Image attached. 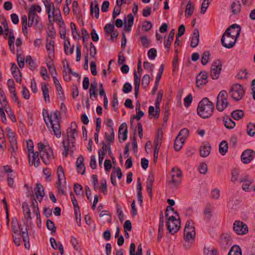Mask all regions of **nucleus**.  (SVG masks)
<instances>
[{"label": "nucleus", "mask_w": 255, "mask_h": 255, "mask_svg": "<svg viewBox=\"0 0 255 255\" xmlns=\"http://www.w3.org/2000/svg\"><path fill=\"white\" fill-rule=\"evenodd\" d=\"M211 146L208 142L202 143V145L200 147L199 152L201 157H206L210 153Z\"/></svg>", "instance_id": "obj_21"}, {"label": "nucleus", "mask_w": 255, "mask_h": 255, "mask_svg": "<svg viewBox=\"0 0 255 255\" xmlns=\"http://www.w3.org/2000/svg\"><path fill=\"white\" fill-rule=\"evenodd\" d=\"M220 240L223 244H228L231 243L232 242L231 235L228 233H223L221 236Z\"/></svg>", "instance_id": "obj_44"}, {"label": "nucleus", "mask_w": 255, "mask_h": 255, "mask_svg": "<svg viewBox=\"0 0 255 255\" xmlns=\"http://www.w3.org/2000/svg\"><path fill=\"white\" fill-rule=\"evenodd\" d=\"M84 158L83 156H79L76 162L77 172L81 174L85 172V166L84 163Z\"/></svg>", "instance_id": "obj_23"}, {"label": "nucleus", "mask_w": 255, "mask_h": 255, "mask_svg": "<svg viewBox=\"0 0 255 255\" xmlns=\"http://www.w3.org/2000/svg\"><path fill=\"white\" fill-rule=\"evenodd\" d=\"M11 229L12 234L19 235V231L21 233V229H22L21 226H19L16 218H13L11 220Z\"/></svg>", "instance_id": "obj_24"}, {"label": "nucleus", "mask_w": 255, "mask_h": 255, "mask_svg": "<svg viewBox=\"0 0 255 255\" xmlns=\"http://www.w3.org/2000/svg\"><path fill=\"white\" fill-rule=\"evenodd\" d=\"M46 32L48 37L52 38H55L56 36V32L53 24H51L50 26L48 27Z\"/></svg>", "instance_id": "obj_52"}, {"label": "nucleus", "mask_w": 255, "mask_h": 255, "mask_svg": "<svg viewBox=\"0 0 255 255\" xmlns=\"http://www.w3.org/2000/svg\"><path fill=\"white\" fill-rule=\"evenodd\" d=\"M51 14V16H52L54 17V21H60L62 18L61 11L59 6H57L56 9L54 11H52Z\"/></svg>", "instance_id": "obj_37"}, {"label": "nucleus", "mask_w": 255, "mask_h": 255, "mask_svg": "<svg viewBox=\"0 0 255 255\" xmlns=\"http://www.w3.org/2000/svg\"><path fill=\"white\" fill-rule=\"evenodd\" d=\"M239 176V170L237 169H234L231 172V179L232 182H236L238 181Z\"/></svg>", "instance_id": "obj_54"}, {"label": "nucleus", "mask_w": 255, "mask_h": 255, "mask_svg": "<svg viewBox=\"0 0 255 255\" xmlns=\"http://www.w3.org/2000/svg\"><path fill=\"white\" fill-rule=\"evenodd\" d=\"M162 98V95H160L159 94L157 95V99L155 102V114L154 115V117L155 118H158L159 116V111H160V108H159V101H161Z\"/></svg>", "instance_id": "obj_46"}, {"label": "nucleus", "mask_w": 255, "mask_h": 255, "mask_svg": "<svg viewBox=\"0 0 255 255\" xmlns=\"http://www.w3.org/2000/svg\"><path fill=\"white\" fill-rule=\"evenodd\" d=\"M67 141L63 140L62 144L64 148V152L63 154L67 157L69 151H73L75 143V136L77 134V131L75 128H68L67 130Z\"/></svg>", "instance_id": "obj_2"}, {"label": "nucleus", "mask_w": 255, "mask_h": 255, "mask_svg": "<svg viewBox=\"0 0 255 255\" xmlns=\"http://www.w3.org/2000/svg\"><path fill=\"white\" fill-rule=\"evenodd\" d=\"M241 27L237 24H234L229 26L224 32L227 35L233 37L234 39L236 38V40L239 37L241 33Z\"/></svg>", "instance_id": "obj_12"}, {"label": "nucleus", "mask_w": 255, "mask_h": 255, "mask_svg": "<svg viewBox=\"0 0 255 255\" xmlns=\"http://www.w3.org/2000/svg\"><path fill=\"white\" fill-rule=\"evenodd\" d=\"M163 139V132L161 129H158L156 138L154 141V146L160 147Z\"/></svg>", "instance_id": "obj_28"}, {"label": "nucleus", "mask_w": 255, "mask_h": 255, "mask_svg": "<svg viewBox=\"0 0 255 255\" xmlns=\"http://www.w3.org/2000/svg\"><path fill=\"white\" fill-rule=\"evenodd\" d=\"M222 64L220 60H215L212 64L210 70V75L214 80L217 79L221 73Z\"/></svg>", "instance_id": "obj_10"}, {"label": "nucleus", "mask_w": 255, "mask_h": 255, "mask_svg": "<svg viewBox=\"0 0 255 255\" xmlns=\"http://www.w3.org/2000/svg\"><path fill=\"white\" fill-rule=\"evenodd\" d=\"M5 130L7 132V136L10 143L11 152H15L17 149V140L15 137V134L12 131L11 129L9 127H7L5 128Z\"/></svg>", "instance_id": "obj_14"}, {"label": "nucleus", "mask_w": 255, "mask_h": 255, "mask_svg": "<svg viewBox=\"0 0 255 255\" xmlns=\"http://www.w3.org/2000/svg\"><path fill=\"white\" fill-rule=\"evenodd\" d=\"M171 172L172 179L170 183L173 187H177L181 182V171L179 168L174 167L172 169Z\"/></svg>", "instance_id": "obj_11"}, {"label": "nucleus", "mask_w": 255, "mask_h": 255, "mask_svg": "<svg viewBox=\"0 0 255 255\" xmlns=\"http://www.w3.org/2000/svg\"><path fill=\"white\" fill-rule=\"evenodd\" d=\"M74 192L77 196L83 195V187L78 183H75L74 185Z\"/></svg>", "instance_id": "obj_51"}, {"label": "nucleus", "mask_w": 255, "mask_h": 255, "mask_svg": "<svg viewBox=\"0 0 255 255\" xmlns=\"http://www.w3.org/2000/svg\"><path fill=\"white\" fill-rule=\"evenodd\" d=\"M35 195L37 200L40 202L45 195L44 188L40 183H37L34 189Z\"/></svg>", "instance_id": "obj_22"}, {"label": "nucleus", "mask_w": 255, "mask_h": 255, "mask_svg": "<svg viewBox=\"0 0 255 255\" xmlns=\"http://www.w3.org/2000/svg\"><path fill=\"white\" fill-rule=\"evenodd\" d=\"M233 230L238 235H245L248 232V226L240 221H236L233 225Z\"/></svg>", "instance_id": "obj_13"}, {"label": "nucleus", "mask_w": 255, "mask_h": 255, "mask_svg": "<svg viewBox=\"0 0 255 255\" xmlns=\"http://www.w3.org/2000/svg\"><path fill=\"white\" fill-rule=\"evenodd\" d=\"M105 134L107 142H109L110 144L114 142L115 135L113 128H110L109 133L106 132Z\"/></svg>", "instance_id": "obj_36"}, {"label": "nucleus", "mask_w": 255, "mask_h": 255, "mask_svg": "<svg viewBox=\"0 0 255 255\" xmlns=\"http://www.w3.org/2000/svg\"><path fill=\"white\" fill-rule=\"evenodd\" d=\"M247 132L250 136H254L255 135V125L249 123L247 126Z\"/></svg>", "instance_id": "obj_50"}, {"label": "nucleus", "mask_w": 255, "mask_h": 255, "mask_svg": "<svg viewBox=\"0 0 255 255\" xmlns=\"http://www.w3.org/2000/svg\"><path fill=\"white\" fill-rule=\"evenodd\" d=\"M214 105L207 98H204L199 102L197 107V114L202 118H210L214 111Z\"/></svg>", "instance_id": "obj_1"}, {"label": "nucleus", "mask_w": 255, "mask_h": 255, "mask_svg": "<svg viewBox=\"0 0 255 255\" xmlns=\"http://www.w3.org/2000/svg\"><path fill=\"white\" fill-rule=\"evenodd\" d=\"M28 157L29 164L30 166H32L33 165L35 167H37L39 166L40 161L39 159V153L38 151L28 153Z\"/></svg>", "instance_id": "obj_17"}, {"label": "nucleus", "mask_w": 255, "mask_h": 255, "mask_svg": "<svg viewBox=\"0 0 255 255\" xmlns=\"http://www.w3.org/2000/svg\"><path fill=\"white\" fill-rule=\"evenodd\" d=\"M128 126L126 123H123L119 127L118 137L120 142L125 141L127 139Z\"/></svg>", "instance_id": "obj_19"}, {"label": "nucleus", "mask_w": 255, "mask_h": 255, "mask_svg": "<svg viewBox=\"0 0 255 255\" xmlns=\"http://www.w3.org/2000/svg\"><path fill=\"white\" fill-rule=\"evenodd\" d=\"M199 171L200 173L205 174L208 171V166L205 163H201L199 166Z\"/></svg>", "instance_id": "obj_63"}, {"label": "nucleus", "mask_w": 255, "mask_h": 255, "mask_svg": "<svg viewBox=\"0 0 255 255\" xmlns=\"http://www.w3.org/2000/svg\"><path fill=\"white\" fill-rule=\"evenodd\" d=\"M90 12L92 15L95 14V16L96 18H98L99 16V8L96 2L95 6H93V2H92L90 5Z\"/></svg>", "instance_id": "obj_43"}, {"label": "nucleus", "mask_w": 255, "mask_h": 255, "mask_svg": "<svg viewBox=\"0 0 255 255\" xmlns=\"http://www.w3.org/2000/svg\"><path fill=\"white\" fill-rule=\"evenodd\" d=\"M236 41V38L234 39L233 37L227 35L225 33L223 34L221 39L222 45L227 48H232L235 45Z\"/></svg>", "instance_id": "obj_16"}, {"label": "nucleus", "mask_w": 255, "mask_h": 255, "mask_svg": "<svg viewBox=\"0 0 255 255\" xmlns=\"http://www.w3.org/2000/svg\"><path fill=\"white\" fill-rule=\"evenodd\" d=\"M70 27L72 30V34L74 39H79L80 37V35L77 31L76 27L74 23L71 22L70 23Z\"/></svg>", "instance_id": "obj_56"}, {"label": "nucleus", "mask_w": 255, "mask_h": 255, "mask_svg": "<svg viewBox=\"0 0 255 255\" xmlns=\"http://www.w3.org/2000/svg\"><path fill=\"white\" fill-rule=\"evenodd\" d=\"M57 174L58 177V182L60 184L62 183V180L64 179V183H66L64 173V170L61 165L57 167Z\"/></svg>", "instance_id": "obj_31"}, {"label": "nucleus", "mask_w": 255, "mask_h": 255, "mask_svg": "<svg viewBox=\"0 0 255 255\" xmlns=\"http://www.w3.org/2000/svg\"><path fill=\"white\" fill-rule=\"evenodd\" d=\"M37 147L43 163L45 164H49L50 159L52 158L53 156L52 148L49 146L46 147L42 142L38 143Z\"/></svg>", "instance_id": "obj_5"}, {"label": "nucleus", "mask_w": 255, "mask_h": 255, "mask_svg": "<svg viewBox=\"0 0 255 255\" xmlns=\"http://www.w3.org/2000/svg\"><path fill=\"white\" fill-rule=\"evenodd\" d=\"M228 150V145L226 141H222L219 144V152L222 155H225Z\"/></svg>", "instance_id": "obj_38"}, {"label": "nucleus", "mask_w": 255, "mask_h": 255, "mask_svg": "<svg viewBox=\"0 0 255 255\" xmlns=\"http://www.w3.org/2000/svg\"><path fill=\"white\" fill-rule=\"evenodd\" d=\"M22 208L24 218L26 220H30L31 219V217L28 204L26 202H23L22 205Z\"/></svg>", "instance_id": "obj_32"}, {"label": "nucleus", "mask_w": 255, "mask_h": 255, "mask_svg": "<svg viewBox=\"0 0 255 255\" xmlns=\"http://www.w3.org/2000/svg\"><path fill=\"white\" fill-rule=\"evenodd\" d=\"M46 9V11L48 14V18L49 21V22L51 23V12L52 11H54L56 8H55L53 3H51V4L47 5L45 7Z\"/></svg>", "instance_id": "obj_55"}, {"label": "nucleus", "mask_w": 255, "mask_h": 255, "mask_svg": "<svg viewBox=\"0 0 255 255\" xmlns=\"http://www.w3.org/2000/svg\"><path fill=\"white\" fill-rule=\"evenodd\" d=\"M241 183H243L242 188L246 191H248L250 189V186L251 184V181L249 179L248 176L242 177L240 179Z\"/></svg>", "instance_id": "obj_27"}, {"label": "nucleus", "mask_w": 255, "mask_h": 255, "mask_svg": "<svg viewBox=\"0 0 255 255\" xmlns=\"http://www.w3.org/2000/svg\"><path fill=\"white\" fill-rule=\"evenodd\" d=\"M210 55V54L209 51H206L204 52L201 59V63L203 65H205L207 64Z\"/></svg>", "instance_id": "obj_59"}, {"label": "nucleus", "mask_w": 255, "mask_h": 255, "mask_svg": "<svg viewBox=\"0 0 255 255\" xmlns=\"http://www.w3.org/2000/svg\"><path fill=\"white\" fill-rule=\"evenodd\" d=\"M46 227L49 230L51 231L52 234L53 233H55L56 228L53 221H52L51 220L48 219L47 220Z\"/></svg>", "instance_id": "obj_58"}, {"label": "nucleus", "mask_w": 255, "mask_h": 255, "mask_svg": "<svg viewBox=\"0 0 255 255\" xmlns=\"http://www.w3.org/2000/svg\"><path fill=\"white\" fill-rule=\"evenodd\" d=\"M3 107L4 108L5 111H6L9 118L11 120V121L13 122H16L15 117L13 112L12 111L11 108H10V107L8 105H7L5 107Z\"/></svg>", "instance_id": "obj_48"}, {"label": "nucleus", "mask_w": 255, "mask_h": 255, "mask_svg": "<svg viewBox=\"0 0 255 255\" xmlns=\"http://www.w3.org/2000/svg\"><path fill=\"white\" fill-rule=\"evenodd\" d=\"M97 89V83L96 81L93 82L91 83L90 89V97L92 98V96L93 95L95 97H97V94L96 90Z\"/></svg>", "instance_id": "obj_47"}, {"label": "nucleus", "mask_w": 255, "mask_h": 255, "mask_svg": "<svg viewBox=\"0 0 255 255\" xmlns=\"http://www.w3.org/2000/svg\"><path fill=\"white\" fill-rule=\"evenodd\" d=\"M57 113L58 111L51 112L50 115H48L47 119L51 126L52 130L50 131L53 132L56 137L59 138L61 136V132Z\"/></svg>", "instance_id": "obj_4"}, {"label": "nucleus", "mask_w": 255, "mask_h": 255, "mask_svg": "<svg viewBox=\"0 0 255 255\" xmlns=\"http://www.w3.org/2000/svg\"><path fill=\"white\" fill-rule=\"evenodd\" d=\"M245 90L242 85L239 84H234L229 91L231 97L236 101L242 99L245 95Z\"/></svg>", "instance_id": "obj_7"}, {"label": "nucleus", "mask_w": 255, "mask_h": 255, "mask_svg": "<svg viewBox=\"0 0 255 255\" xmlns=\"http://www.w3.org/2000/svg\"><path fill=\"white\" fill-rule=\"evenodd\" d=\"M185 139L184 137H180L177 136L174 141V147L176 151H179L182 148L183 143H184Z\"/></svg>", "instance_id": "obj_33"}, {"label": "nucleus", "mask_w": 255, "mask_h": 255, "mask_svg": "<svg viewBox=\"0 0 255 255\" xmlns=\"http://www.w3.org/2000/svg\"><path fill=\"white\" fill-rule=\"evenodd\" d=\"M255 156V151L251 149L244 150L241 156L242 162L244 164H248L251 162Z\"/></svg>", "instance_id": "obj_15"}, {"label": "nucleus", "mask_w": 255, "mask_h": 255, "mask_svg": "<svg viewBox=\"0 0 255 255\" xmlns=\"http://www.w3.org/2000/svg\"><path fill=\"white\" fill-rule=\"evenodd\" d=\"M25 63L26 64L28 65L29 68L31 70H33L35 69L36 67V64L34 61L32 59L30 56L28 55L26 57Z\"/></svg>", "instance_id": "obj_49"}, {"label": "nucleus", "mask_w": 255, "mask_h": 255, "mask_svg": "<svg viewBox=\"0 0 255 255\" xmlns=\"http://www.w3.org/2000/svg\"><path fill=\"white\" fill-rule=\"evenodd\" d=\"M228 255H242L241 248L237 245L233 246L230 250Z\"/></svg>", "instance_id": "obj_42"}, {"label": "nucleus", "mask_w": 255, "mask_h": 255, "mask_svg": "<svg viewBox=\"0 0 255 255\" xmlns=\"http://www.w3.org/2000/svg\"><path fill=\"white\" fill-rule=\"evenodd\" d=\"M174 34L175 30L173 29L170 31V33L168 36V38L166 41L164 42V46L167 49L168 51H169L171 43L173 40Z\"/></svg>", "instance_id": "obj_29"}, {"label": "nucleus", "mask_w": 255, "mask_h": 255, "mask_svg": "<svg viewBox=\"0 0 255 255\" xmlns=\"http://www.w3.org/2000/svg\"><path fill=\"white\" fill-rule=\"evenodd\" d=\"M194 8L193 3L191 1V0H189L186 6L185 11V16L187 17H190L193 13Z\"/></svg>", "instance_id": "obj_30"}, {"label": "nucleus", "mask_w": 255, "mask_h": 255, "mask_svg": "<svg viewBox=\"0 0 255 255\" xmlns=\"http://www.w3.org/2000/svg\"><path fill=\"white\" fill-rule=\"evenodd\" d=\"M53 59H49L47 61V66L48 68L49 72L53 74V73L57 74L55 67L53 62Z\"/></svg>", "instance_id": "obj_45"}, {"label": "nucleus", "mask_w": 255, "mask_h": 255, "mask_svg": "<svg viewBox=\"0 0 255 255\" xmlns=\"http://www.w3.org/2000/svg\"><path fill=\"white\" fill-rule=\"evenodd\" d=\"M0 103L2 107H5L8 105L5 94L2 90L0 88Z\"/></svg>", "instance_id": "obj_53"}, {"label": "nucleus", "mask_w": 255, "mask_h": 255, "mask_svg": "<svg viewBox=\"0 0 255 255\" xmlns=\"http://www.w3.org/2000/svg\"><path fill=\"white\" fill-rule=\"evenodd\" d=\"M50 242L51 247L54 250L58 249L60 254L63 255L64 254V249L62 244L60 242L57 243L55 239L51 238L50 239Z\"/></svg>", "instance_id": "obj_26"}, {"label": "nucleus", "mask_w": 255, "mask_h": 255, "mask_svg": "<svg viewBox=\"0 0 255 255\" xmlns=\"http://www.w3.org/2000/svg\"><path fill=\"white\" fill-rule=\"evenodd\" d=\"M41 90L43 93V95L46 102L49 103L50 99L49 95V90L47 85L43 83L41 85Z\"/></svg>", "instance_id": "obj_35"}, {"label": "nucleus", "mask_w": 255, "mask_h": 255, "mask_svg": "<svg viewBox=\"0 0 255 255\" xmlns=\"http://www.w3.org/2000/svg\"><path fill=\"white\" fill-rule=\"evenodd\" d=\"M208 74L205 71H201L196 77V84L197 87L203 86L208 83Z\"/></svg>", "instance_id": "obj_18"}, {"label": "nucleus", "mask_w": 255, "mask_h": 255, "mask_svg": "<svg viewBox=\"0 0 255 255\" xmlns=\"http://www.w3.org/2000/svg\"><path fill=\"white\" fill-rule=\"evenodd\" d=\"M228 94L225 90H222L217 98L216 109L220 112L223 111L229 105Z\"/></svg>", "instance_id": "obj_8"}, {"label": "nucleus", "mask_w": 255, "mask_h": 255, "mask_svg": "<svg viewBox=\"0 0 255 255\" xmlns=\"http://www.w3.org/2000/svg\"><path fill=\"white\" fill-rule=\"evenodd\" d=\"M199 32L197 29H195L192 35L190 45L192 47H196L199 43Z\"/></svg>", "instance_id": "obj_25"}, {"label": "nucleus", "mask_w": 255, "mask_h": 255, "mask_svg": "<svg viewBox=\"0 0 255 255\" xmlns=\"http://www.w3.org/2000/svg\"><path fill=\"white\" fill-rule=\"evenodd\" d=\"M205 255H217V251L214 248H205Z\"/></svg>", "instance_id": "obj_61"}, {"label": "nucleus", "mask_w": 255, "mask_h": 255, "mask_svg": "<svg viewBox=\"0 0 255 255\" xmlns=\"http://www.w3.org/2000/svg\"><path fill=\"white\" fill-rule=\"evenodd\" d=\"M115 29V25L113 23H108L104 27V30L106 33H111Z\"/></svg>", "instance_id": "obj_64"}, {"label": "nucleus", "mask_w": 255, "mask_h": 255, "mask_svg": "<svg viewBox=\"0 0 255 255\" xmlns=\"http://www.w3.org/2000/svg\"><path fill=\"white\" fill-rule=\"evenodd\" d=\"M167 230L171 234L176 233L180 227V222L179 220L173 216L169 217L167 219L166 222Z\"/></svg>", "instance_id": "obj_9"}, {"label": "nucleus", "mask_w": 255, "mask_h": 255, "mask_svg": "<svg viewBox=\"0 0 255 255\" xmlns=\"http://www.w3.org/2000/svg\"><path fill=\"white\" fill-rule=\"evenodd\" d=\"M41 8L37 4L32 5L28 10V20L35 23V26L40 30L43 29V25L39 21V16L36 14V12L40 13Z\"/></svg>", "instance_id": "obj_3"}, {"label": "nucleus", "mask_w": 255, "mask_h": 255, "mask_svg": "<svg viewBox=\"0 0 255 255\" xmlns=\"http://www.w3.org/2000/svg\"><path fill=\"white\" fill-rule=\"evenodd\" d=\"M245 115L244 111L242 110H236L232 112V117L235 120L241 119Z\"/></svg>", "instance_id": "obj_34"}, {"label": "nucleus", "mask_w": 255, "mask_h": 255, "mask_svg": "<svg viewBox=\"0 0 255 255\" xmlns=\"http://www.w3.org/2000/svg\"><path fill=\"white\" fill-rule=\"evenodd\" d=\"M223 121L224 126L227 128L232 129L235 126V122L229 117L225 118Z\"/></svg>", "instance_id": "obj_39"}, {"label": "nucleus", "mask_w": 255, "mask_h": 255, "mask_svg": "<svg viewBox=\"0 0 255 255\" xmlns=\"http://www.w3.org/2000/svg\"><path fill=\"white\" fill-rule=\"evenodd\" d=\"M195 237V231L193 223L191 220H188L184 230V239L186 242L192 243Z\"/></svg>", "instance_id": "obj_6"}, {"label": "nucleus", "mask_w": 255, "mask_h": 255, "mask_svg": "<svg viewBox=\"0 0 255 255\" xmlns=\"http://www.w3.org/2000/svg\"><path fill=\"white\" fill-rule=\"evenodd\" d=\"M17 62L20 68H22L24 66V56L23 55L17 54Z\"/></svg>", "instance_id": "obj_60"}, {"label": "nucleus", "mask_w": 255, "mask_h": 255, "mask_svg": "<svg viewBox=\"0 0 255 255\" xmlns=\"http://www.w3.org/2000/svg\"><path fill=\"white\" fill-rule=\"evenodd\" d=\"M211 194L212 199L217 200L219 198L220 196V190L217 188H215L211 191Z\"/></svg>", "instance_id": "obj_62"}, {"label": "nucleus", "mask_w": 255, "mask_h": 255, "mask_svg": "<svg viewBox=\"0 0 255 255\" xmlns=\"http://www.w3.org/2000/svg\"><path fill=\"white\" fill-rule=\"evenodd\" d=\"M150 76L148 74H145L142 77L141 81V85L144 88L146 89L149 83Z\"/></svg>", "instance_id": "obj_57"}, {"label": "nucleus", "mask_w": 255, "mask_h": 255, "mask_svg": "<svg viewBox=\"0 0 255 255\" xmlns=\"http://www.w3.org/2000/svg\"><path fill=\"white\" fill-rule=\"evenodd\" d=\"M46 48L48 53V58L54 57V41L52 39H46Z\"/></svg>", "instance_id": "obj_20"}, {"label": "nucleus", "mask_w": 255, "mask_h": 255, "mask_svg": "<svg viewBox=\"0 0 255 255\" xmlns=\"http://www.w3.org/2000/svg\"><path fill=\"white\" fill-rule=\"evenodd\" d=\"M70 47V41L68 39H67L66 41L64 42V51L66 53V54H71L74 52V46H73L72 47Z\"/></svg>", "instance_id": "obj_40"}, {"label": "nucleus", "mask_w": 255, "mask_h": 255, "mask_svg": "<svg viewBox=\"0 0 255 255\" xmlns=\"http://www.w3.org/2000/svg\"><path fill=\"white\" fill-rule=\"evenodd\" d=\"M231 7L232 13L234 14H238L241 10V4L239 1L233 2Z\"/></svg>", "instance_id": "obj_41"}]
</instances>
